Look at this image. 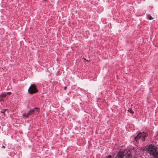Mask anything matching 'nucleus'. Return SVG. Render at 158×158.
I'll return each instance as SVG.
<instances>
[{"mask_svg": "<svg viewBox=\"0 0 158 158\" xmlns=\"http://www.w3.org/2000/svg\"><path fill=\"white\" fill-rule=\"evenodd\" d=\"M146 150L150 156L154 158L158 156V148L152 144L149 145L146 148Z\"/></svg>", "mask_w": 158, "mask_h": 158, "instance_id": "obj_1", "label": "nucleus"}, {"mask_svg": "<svg viewBox=\"0 0 158 158\" xmlns=\"http://www.w3.org/2000/svg\"><path fill=\"white\" fill-rule=\"evenodd\" d=\"M38 92V90L35 84L31 85L28 89V92L29 94H33Z\"/></svg>", "mask_w": 158, "mask_h": 158, "instance_id": "obj_2", "label": "nucleus"}, {"mask_svg": "<svg viewBox=\"0 0 158 158\" xmlns=\"http://www.w3.org/2000/svg\"><path fill=\"white\" fill-rule=\"evenodd\" d=\"M39 109L37 107H36L34 109H31L28 112V114L30 115H31L33 114L34 112H36V113H38L39 112Z\"/></svg>", "mask_w": 158, "mask_h": 158, "instance_id": "obj_3", "label": "nucleus"}, {"mask_svg": "<svg viewBox=\"0 0 158 158\" xmlns=\"http://www.w3.org/2000/svg\"><path fill=\"white\" fill-rule=\"evenodd\" d=\"M124 156V153L123 150H121L120 152L118 153L115 158H123Z\"/></svg>", "mask_w": 158, "mask_h": 158, "instance_id": "obj_4", "label": "nucleus"}, {"mask_svg": "<svg viewBox=\"0 0 158 158\" xmlns=\"http://www.w3.org/2000/svg\"><path fill=\"white\" fill-rule=\"evenodd\" d=\"M140 133H141V135H142L141 136L142 140L143 141L145 140V138L148 135V133L145 132H140Z\"/></svg>", "mask_w": 158, "mask_h": 158, "instance_id": "obj_5", "label": "nucleus"}, {"mask_svg": "<svg viewBox=\"0 0 158 158\" xmlns=\"http://www.w3.org/2000/svg\"><path fill=\"white\" fill-rule=\"evenodd\" d=\"M141 136L142 135H141V133H140V132L135 137V140L136 141H138L139 140V139H140V138H141Z\"/></svg>", "mask_w": 158, "mask_h": 158, "instance_id": "obj_6", "label": "nucleus"}, {"mask_svg": "<svg viewBox=\"0 0 158 158\" xmlns=\"http://www.w3.org/2000/svg\"><path fill=\"white\" fill-rule=\"evenodd\" d=\"M29 115H30L28 114V113L27 114H23V117H25V118L28 117Z\"/></svg>", "mask_w": 158, "mask_h": 158, "instance_id": "obj_7", "label": "nucleus"}, {"mask_svg": "<svg viewBox=\"0 0 158 158\" xmlns=\"http://www.w3.org/2000/svg\"><path fill=\"white\" fill-rule=\"evenodd\" d=\"M0 95L2 96L3 98L6 97V96L7 95V94H1Z\"/></svg>", "mask_w": 158, "mask_h": 158, "instance_id": "obj_8", "label": "nucleus"}, {"mask_svg": "<svg viewBox=\"0 0 158 158\" xmlns=\"http://www.w3.org/2000/svg\"><path fill=\"white\" fill-rule=\"evenodd\" d=\"M148 17L149 19L150 20H152V19H153V18H152V16H150V15H148Z\"/></svg>", "mask_w": 158, "mask_h": 158, "instance_id": "obj_9", "label": "nucleus"}, {"mask_svg": "<svg viewBox=\"0 0 158 158\" xmlns=\"http://www.w3.org/2000/svg\"><path fill=\"white\" fill-rule=\"evenodd\" d=\"M3 101V98L0 95V102Z\"/></svg>", "mask_w": 158, "mask_h": 158, "instance_id": "obj_10", "label": "nucleus"}, {"mask_svg": "<svg viewBox=\"0 0 158 158\" xmlns=\"http://www.w3.org/2000/svg\"><path fill=\"white\" fill-rule=\"evenodd\" d=\"M128 111H129V112L131 113H134V111H132V110H128Z\"/></svg>", "mask_w": 158, "mask_h": 158, "instance_id": "obj_11", "label": "nucleus"}, {"mask_svg": "<svg viewBox=\"0 0 158 158\" xmlns=\"http://www.w3.org/2000/svg\"><path fill=\"white\" fill-rule=\"evenodd\" d=\"M7 94H7L10 95V94H11V92H8L7 93V94Z\"/></svg>", "mask_w": 158, "mask_h": 158, "instance_id": "obj_12", "label": "nucleus"}, {"mask_svg": "<svg viewBox=\"0 0 158 158\" xmlns=\"http://www.w3.org/2000/svg\"><path fill=\"white\" fill-rule=\"evenodd\" d=\"M108 158H111V156L110 155H109L107 157Z\"/></svg>", "mask_w": 158, "mask_h": 158, "instance_id": "obj_13", "label": "nucleus"}, {"mask_svg": "<svg viewBox=\"0 0 158 158\" xmlns=\"http://www.w3.org/2000/svg\"><path fill=\"white\" fill-rule=\"evenodd\" d=\"M5 112V111L4 110H3L2 111H1L2 113H4Z\"/></svg>", "mask_w": 158, "mask_h": 158, "instance_id": "obj_14", "label": "nucleus"}, {"mask_svg": "<svg viewBox=\"0 0 158 158\" xmlns=\"http://www.w3.org/2000/svg\"><path fill=\"white\" fill-rule=\"evenodd\" d=\"M2 147L3 148H5V147L4 146H2Z\"/></svg>", "mask_w": 158, "mask_h": 158, "instance_id": "obj_15", "label": "nucleus"}, {"mask_svg": "<svg viewBox=\"0 0 158 158\" xmlns=\"http://www.w3.org/2000/svg\"><path fill=\"white\" fill-rule=\"evenodd\" d=\"M66 87H64V89L65 90V89H66Z\"/></svg>", "mask_w": 158, "mask_h": 158, "instance_id": "obj_16", "label": "nucleus"}, {"mask_svg": "<svg viewBox=\"0 0 158 158\" xmlns=\"http://www.w3.org/2000/svg\"><path fill=\"white\" fill-rule=\"evenodd\" d=\"M156 158H158V156Z\"/></svg>", "mask_w": 158, "mask_h": 158, "instance_id": "obj_17", "label": "nucleus"}]
</instances>
